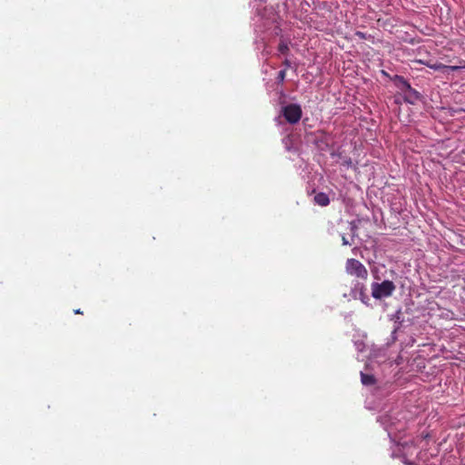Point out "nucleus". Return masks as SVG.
I'll return each mask as SVG.
<instances>
[{
    "label": "nucleus",
    "instance_id": "nucleus-1",
    "mask_svg": "<svg viewBox=\"0 0 465 465\" xmlns=\"http://www.w3.org/2000/svg\"><path fill=\"white\" fill-rule=\"evenodd\" d=\"M302 116V110L298 104H288L282 105L280 110L279 117H283L290 124H296L300 122Z\"/></svg>",
    "mask_w": 465,
    "mask_h": 465
},
{
    "label": "nucleus",
    "instance_id": "nucleus-2",
    "mask_svg": "<svg viewBox=\"0 0 465 465\" xmlns=\"http://www.w3.org/2000/svg\"><path fill=\"white\" fill-rule=\"evenodd\" d=\"M395 289V284L389 280H385L381 283L373 282L371 284V296L376 300H381L391 296Z\"/></svg>",
    "mask_w": 465,
    "mask_h": 465
},
{
    "label": "nucleus",
    "instance_id": "nucleus-3",
    "mask_svg": "<svg viewBox=\"0 0 465 465\" xmlns=\"http://www.w3.org/2000/svg\"><path fill=\"white\" fill-rule=\"evenodd\" d=\"M306 137L311 141L316 148L321 152H326L330 148L331 135L324 131L317 133H309Z\"/></svg>",
    "mask_w": 465,
    "mask_h": 465
},
{
    "label": "nucleus",
    "instance_id": "nucleus-4",
    "mask_svg": "<svg viewBox=\"0 0 465 465\" xmlns=\"http://www.w3.org/2000/svg\"><path fill=\"white\" fill-rule=\"evenodd\" d=\"M346 272L361 279H367L368 271L365 266L356 259L351 258L346 262Z\"/></svg>",
    "mask_w": 465,
    "mask_h": 465
},
{
    "label": "nucleus",
    "instance_id": "nucleus-5",
    "mask_svg": "<svg viewBox=\"0 0 465 465\" xmlns=\"http://www.w3.org/2000/svg\"><path fill=\"white\" fill-rule=\"evenodd\" d=\"M365 286L363 283L357 282L351 289L349 293H344V297L349 300L360 299L364 304H368L370 298L365 292Z\"/></svg>",
    "mask_w": 465,
    "mask_h": 465
},
{
    "label": "nucleus",
    "instance_id": "nucleus-6",
    "mask_svg": "<svg viewBox=\"0 0 465 465\" xmlns=\"http://www.w3.org/2000/svg\"><path fill=\"white\" fill-rule=\"evenodd\" d=\"M403 93V100L407 104H415L418 101L422 100V94L416 89L412 88L411 85L410 88H407V90Z\"/></svg>",
    "mask_w": 465,
    "mask_h": 465
},
{
    "label": "nucleus",
    "instance_id": "nucleus-7",
    "mask_svg": "<svg viewBox=\"0 0 465 465\" xmlns=\"http://www.w3.org/2000/svg\"><path fill=\"white\" fill-rule=\"evenodd\" d=\"M391 80L393 82L395 86L401 92H405L407 88H410V83L401 75L395 74L392 77H391Z\"/></svg>",
    "mask_w": 465,
    "mask_h": 465
},
{
    "label": "nucleus",
    "instance_id": "nucleus-8",
    "mask_svg": "<svg viewBox=\"0 0 465 465\" xmlns=\"http://www.w3.org/2000/svg\"><path fill=\"white\" fill-rule=\"evenodd\" d=\"M313 201L315 204H318L322 207H325L330 204V198L328 194L322 192L316 193Z\"/></svg>",
    "mask_w": 465,
    "mask_h": 465
},
{
    "label": "nucleus",
    "instance_id": "nucleus-9",
    "mask_svg": "<svg viewBox=\"0 0 465 465\" xmlns=\"http://www.w3.org/2000/svg\"><path fill=\"white\" fill-rule=\"evenodd\" d=\"M438 312H440V313H429V315L431 317V318H440V319H444V320H454L453 318V313L450 312V311H448V310H441L440 308L437 309Z\"/></svg>",
    "mask_w": 465,
    "mask_h": 465
},
{
    "label": "nucleus",
    "instance_id": "nucleus-10",
    "mask_svg": "<svg viewBox=\"0 0 465 465\" xmlns=\"http://www.w3.org/2000/svg\"><path fill=\"white\" fill-rule=\"evenodd\" d=\"M361 381L365 386H371L376 383V379L372 374H367L362 371L361 372Z\"/></svg>",
    "mask_w": 465,
    "mask_h": 465
},
{
    "label": "nucleus",
    "instance_id": "nucleus-11",
    "mask_svg": "<svg viewBox=\"0 0 465 465\" xmlns=\"http://www.w3.org/2000/svg\"><path fill=\"white\" fill-rule=\"evenodd\" d=\"M278 51L282 54H287L289 52L288 44L284 41H281L278 46Z\"/></svg>",
    "mask_w": 465,
    "mask_h": 465
},
{
    "label": "nucleus",
    "instance_id": "nucleus-12",
    "mask_svg": "<svg viewBox=\"0 0 465 465\" xmlns=\"http://www.w3.org/2000/svg\"><path fill=\"white\" fill-rule=\"evenodd\" d=\"M350 231L351 233V240L354 239V237L357 236V231H358V224L355 221H352L350 223Z\"/></svg>",
    "mask_w": 465,
    "mask_h": 465
},
{
    "label": "nucleus",
    "instance_id": "nucleus-13",
    "mask_svg": "<svg viewBox=\"0 0 465 465\" xmlns=\"http://www.w3.org/2000/svg\"><path fill=\"white\" fill-rule=\"evenodd\" d=\"M285 76H286V70L285 69L279 71L277 78H276L277 84H282L284 82V80H285Z\"/></svg>",
    "mask_w": 465,
    "mask_h": 465
},
{
    "label": "nucleus",
    "instance_id": "nucleus-14",
    "mask_svg": "<svg viewBox=\"0 0 465 465\" xmlns=\"http://www.w3.org/2000/svg\"><path fill=\"white\" fill-rule=\"evenodd\" d=\"M427 66H429L430 68L436 70V71H440V70L446 68V65H444L440 63L427 64Z\"/></svg>",
    "mask_w": 465,
    "mask_h": 465
},
{
    "label": "nucleus",
    "instance_id": "nucleus-15",
    "mask_svg": "<svg viewBox=\"0 0 465 465\" xmlns=\"http://www.w3.org/2000/svg\"><path fill=\"white\" fill-rule=\"evenodd\" d=\"M285 98H286V94H285L284 91L282 90L280 92V97H279V100H278V104L281 105V107L282 105H287L288 104H286Z\"/></svg>",
    "mask_w": 465,
    "mask_h": 465
},
{
    "label": "nucleus",
    "instance_id": "nucleus-16",
    "mask_svg": "<svg viewBox=\"0 0 465 465\" xmlns=\"http://www.w3.org/2000/svg\"><path fill=\"white\" fill-rule=\"evenodd\" d=\"M343 165H346L348 167H351V164H352V161L350 157H346L344 160H343V163H342Z\"/></svg>",
    "mask_w": 465,
    "mask_h": 465
},
{
    "label": "nucleus",
    "instance_id": "nucleus-17",
    "mask_svg": "<svg viewBox=\"0 0 465 465\" xmlns=\"http://www.w3.org/2000/svg\"><path fill=\"white\" fill-rule=\"evenodd\" d=\"M341 241L343 245H351L353 243V240L349 241L345 236L341 237Z\"/></svg>",
    "mask_w": 465,
    "mask_h": 465
},
{
    "label": "nucleus",
    "instance_id": "nucleus-18",
    "mask_svg": "<svg viewBox=\"0 0 465 465\" xmlns=\"http://www.w3.org/2000/svg\"><path fill=\"white\" fill-rule=\"evenodd\" d=\"M283 64L285 65V67H291L292 63L290 60L285 59V61L283 62Z\"/></svg>",
    "mask_w": 465,
    "mask_h": 465
},
{
    "label": "nucleus",
    "instance_id": "nucleus-19",
    "mask_svg": "<svg viewBox=\"0 0 465 465\" xmlns=\"http://www.w3.org/2000/svg\"><path fill=\"white\" fill-rule=\"evenodd\" d=\"M356 35H357L358 36H360V38H361V39H364V38H365V35H364L363 33H361V32H357V33H356Z\"/></svg>",
    "mask_w": 465,
    "mask_h": 465
},
{
    "label": "nucleus",
    "instance_id": "nucleus-20",
    "mask_svg": "<svg viewBox=\"0 0 465 465\" xmlns=\"http://www.w3.org/2000/svg\"><path fill=\"white\" fill-rule=\"evenodd\" d=\"M74 312L75 313H81L80 310H76Z\"/></svg>",
    "mask_w": 465,
    "mask_h": 465
}]
</instances>
